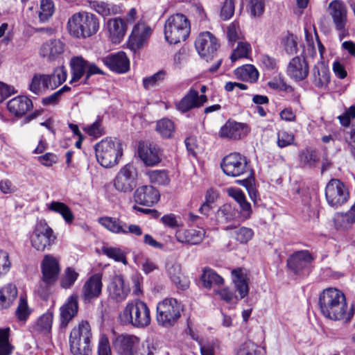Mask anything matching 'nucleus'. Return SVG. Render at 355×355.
<instances>
[{
	"label": "nucleus",
	"instance_id": "nucleus-64",
	"mask_svg": "<svg viewBox=\"0 0 355 355\" xmlns=\"http://www.w3.org/2000/svg\"><path fill=\"white\" fill-rule=\"evenodd\" d=\"M219 348V342L211 340L205 343L200 344L201 355H215L216 350Z\"/></svg>",
	"mask_w": 355,
	"mask_h": 355
},
{
	"label": "nucleus",
	"instance_id": "nucleus-40",
	"mask_svg": "<svg viewBox=\"0 0 355 355\" xmlns=\"http://www.w3.org/2000/svg\"><path fill=\"white\" fill-rule=\"evenodd\" d=\"M155 130L163 139H169L174 136L175 127L171 120L164 118L157 122Z\"/></svg>",
	"mask_w": 355,
	"mask_h": 355
},
{
	"label": "nucleus",
	"instance_id": "nucleus-25",
	"mask_svg": "<svg viewBox=\"0 0 355 355\" xmlns=\"http://www.w3.org/2000/svg\"><path fill=\"white\" fill-rule=\"evenodd\" d=\"M287 73L297 81L306 78L309 74V65L305 58L299 56L293 58L288 64Z\"/></svg>",
	"mask_w": 355,
	"mask_h": 355
},
{
	"label": "nucleus",
	"instance_id": "nucleus-60",
	"mask_svg": "<svg viewBox=\"0 0 355 355\" xmlns=\"http://www.w3.org/2000/svg\"><path fill=\"white\" fill-rule=\"evenodd\" d=\"M294 141V135L285 130L279 131L277 134V146L284 148L291 145Z\"/></svg>",
	"mask_w": 355,
	"mask_h": 355
},
{
	"label": "nucleus",
	"instance_id": "nucleus-35",
	"mask_svg": "<svg viewBox=\"0 0 355 355\" xmlns=\"http://www.w3.org/2000/svg\"><path fill=\"white\" fill-rule=\"evenodd\" d=\"M196 98L197 90L191 88L184 97L175 104L177 110L185 113L192 109L198 108Z\"/></svg>",
	"mask_w": 355,
	"mask_h": 355
},
{
	"label": "nucleus",
	"instance_id": "nucleus-8",
	"mask_svg": "<svg viewBox=\"0 0 355 355\" xmlns=\"http://www.w3.org/2000/svg\"><path fill=\"white\" fill-rule=\"evenodd\" d=\"M220 167L223 173L230 177H248L254 175L245 156L239 153L226 155L222 160Z\"/></svg>",
	"mask_w": 355,
	"mask_h": 355
},
{
	"label": "nucleus",
	"instance_id": "nucleus-12",
	"mask_svg": "<svg viewBox=\"0 0 355 355\" xmlns=\"http://www.w3.org/2000/svg\"><path fill=\"white\" fill-rule=\"evenodd\" d=\"M195 46L200 55L208 61L214 57L220 44L212 33L206 31L200 33L197 37Z\"/></svg>",
	"mask_w": 355,
	"mask_h": 355
},
{
	"label": "nucleus",
	"instance_id": "nucleus-42",
	"mask_svg": "<svg viewBox=\"0 0 355 355\" xmlns=\"http://www.w3.org/2000/svg\"><path fill=\"white\" fill-rule=\"evenodd\" d=\"M166 270L171 281L178 287L183 288L184 286L181 284L180 264L171 261H168L166 263Z\"/></svg>",
	"mask_w": 355,
	"mask_h": 355
},
{
	"label": "nucleus",
	"instance_id": "nucleus-29",
	"mask_svg": "<svg viewBox=\"0 0 355 355\" xmlns=\"http://www.w3.org/2000/svg\"><path fill=\"white\" fill-rule=\"evenodd\" d=\"M46 89H54L62 84L67 79V71L64 66L55 68L51 74H44Z\"/></svg>",
	"mask_w": 355,
	"mask_h": 355
},
{
	"label": "nucleus",
	"instance_id": "nucleus-49",
	"mask_svg": "<svg viewBox=\"0 0 355 355\" xmlns=\"http://www.w3.org/2000/svg\"><path fill=\"white\" fill-rule=\"evenodd\" d=\"M150 181L159 185H167L170 182L168 173L165 170H153L148 172Z\"/></svg>",
	"mask_w": 355,
	"mask_h": 355
},
{
	"label": "nucleus",
	"instance_id": "nucleus-58",
	"mask_svg": "<svg viewBox=\"0 0 355 355\" xmlns=\"http://www.w3.org/2000/svg\"><path fill=\"white\" fill-rule=\"evenodd\" d=\"M78 274L71 268H67L65 274L60 281V285L64 288H70L76 281Z\"/></svg>",
	"mask_w": 355,
	"mask_h": 355
},
{
	"label": "nucleus",
	"instance_id": "nucleus-28",
	"mask_svg": "<svg viewBox=\"0 0 355 355\" xmlns=\"http://www.w3.org/2000/svg\"><path fill=\"white\" fill-rule=\"evenodd\" d=\"M8 110L17 116H21L33 107L32 101L26 96H19L10 100Z\"/></svg>",
	"mask_w": 355,
	"mask_h": 355
},
{
	"label": "nucleus",
	"instance_id": "nucleus-21",
	"mask_svg": "<svg viewBox=\"0 0 355 355\" xmlns=\"http://www.w3.org/2000/svg\"><path fill=\"white\" fill-rule=\"evenodd\" d=\"M64 46L59 39L49 40L41 46L40 55L49 61L55 60L64 52Z\"/></svg>",
	"mask_w": 355,
	"mask_h": 355
},
{
	"label": "nucleus",
	"instance_id": "nucleus-63",
	"mask_svg": "<svg viewBox=\"0 0 355 355\" xmlns=\"http://www.w3.org/2000/svg\"><path fill=\"white\" fill-rule=\"evenodd\" d=\"M234 13V0H225L220 10V17L223 20H228Z\"/></svg>",
	"mask_w": 355,
	"mask_h": 355
},
{
	"label": "nucleus",
	"instance_id": "nucleus-13",
	"mask_svg": "<svg viewBox=\"0 0 355 355\" xmlns=\"http://www.w3.org/2000/svg\"><path fill=\"white\" fill-rule=\"evenodd\" d=\"M328 11L331 17L335 28L340 33V37L342 39L347 31V10L346 6L342 1L334 0L329 4Z\"/></svg>",
	"mask_w": 355,
	"mask_h": 355
},
{
	"label": "nucleus",
	"instance_id": "nucleus-34",
	"mask_svg": "<svg viewBox=\"0 0 355 355\" xmlns=\"http://www.w3.org/2000/svg\"><path fill=\"white\" fill-rule=\"evenodd\" d=\"M17 289L15 285L8 284L0 289V309H8L15 300Z\"/></svg>",
	"mask_w": 355,
	"mask_h": 355
},
{
	"label": "nucleus",
	"instance_id": "nucleus-47",
	"mask_svg": "<svg viewBox=\"0 0 355 355\" xmlns=\"http://www.w3.org/2000/svg\"><path fill=\"white\" fill-rule=\"evenodd\" d=\"M300 160L304 166L314 167L318 163L319 157L315 150L306 149L300 154Z\"/></svg>",
	"mask_w": 355,
	"mask_h": 355
},
{
	"label": "nucleus",
	"instance_id": "nucleus-4",
	"mask_svg": "<svg viewBox=\"0 0 355 355\" xmlns=\"http://www.w3.org/2000/svg\"><path fill=\"white\" fill-rule=\"evenodd\" d=\"M190 31V21L182 13H176L170 16L165 23V40L171 44L185 41L189 37Z\"/></svg>",
	"mask_w": 355,
	"mask_h": 355
},
{
	"label": "nucleus",
	"instance_id": "nucleus-24",
	"mask_svg": "<svg viewBox=\"0 0 355 355\" xmlns=\"http://www.w3.org/2000/svg\"><path fill=\"white\" fill-rule=\"evenodd\" d=\"M110 297L116 302H122L127 297L130 288L125 284L123 277L121 275L114 276L108 286Z\"/></svg>",
	"mask_w": 355,
	"mask_h": 355
},
{
	"label": "nucleus",
	"instance_id": "nucleus-54",
	"mask_svg": "<svg viewBox=\"0 0 355 355\" xmlns=\"http://www.w3.org/2000/svg\"><path fill=\"white\" fill-rule=\"evenodd\" d=\"M227 37L229 43L233 46L236 42L241 40V33L237 22L234 21L227 28Z\"/></svg>",
	"mask_w": 355,
	"mask_h": 355
},
{
	"label": "nucleus",
	"instance_id": "nucleus-6",
	"mask_svg": "<svg viewBox=\"0 0 355 355\" xmlns=\"http://www.w3.org/2000/svg\"><path fill=\"white\" fill-rule=\"evenodd\" d=\"M91 328L88 322L82 321L73 327L69 336V346L73 355H89L91 352Z\"/></svg>",
	"mask_w": 355,
	"mask_h": 355
},
{
	"label": "nucleus",
	"instance_id": "nucleus-10",
	"mask_svg": "<svg viewBox=\"0 0 355 355\" xmlns=\"http://www.w3.org/2000/svg\"><path fill=\"white\" fill-rule=\"evenodd\" d=\"M30 239L32 246L37 250L42 252L51 247L55 243L56 236L46 223L40 221L36 224Z\"/></svg>",
	"mask_w": 355,
	"mask_h": 355
},
{
	"label": "nucleus",
	"instance_id": "nucleus-19",
	"mask_svg": "<svg viewBox=\"0 0 355 355\" xmlns=\"http://www.w3.org/2000/svg\"><path fill=\"white\" fill-rule=\"evenodd\" d=\"M101 61L111 71L119 73H124L130 69L129 59L123 51L107 55L102 58Z\"/></svg>",
	"mask_w": 355,
	"mask_h": 355
},
{
	"label": "nucleus",
	"instance_id": "nucleus-2",
	"mask_svg": "<svg viewBox=\"0 0 355 355\" xmlns=\"http://www.w3.org/2000/svg\"><path fill=\"white\" fill-rule=\"evenodd\" d=\"M98 18L93 13L79 12L71 15L67 21L69 35L76 39L85 40L96 35L99 30Z\"/></svg>",
	"mask_w": 355,
	"mask_h": 355
},
{
	"label": "nucleus",
	"instance_id": "nucleus-18",
	"mask_svg": "<svg viewBox=\"0 0 355 355\" xmlns=\"http://www.w3.org/2000/svg\"><path fill=\"white\" fill-rule=\"evenodd\" d=\"M159 192L150 185H145L138 187L134 192L133 198L136 203L150 207L157 203L159 200Z\"/></svg>",
	"mask_w": 355,
	"mask_h": 355
},
{
	"label": "nucleus",
	"instance_id": "nucleus-50",
	"mask_svg": "<svg viewBox=\"0 0 355 355\" xmlns=\"http://www.w3.org/2000/svg\"><path fill=\"white\" fill-rule=\"evenodd\" d=\"M233 274L236 275V279H234V284L236 291L240 295V298L243 299L248 295L249 286L245 277L236 270H233Z\"/></svg>",
	"mask_w": 355,
	"mask_h": 355
},
{
	"label": "nucleus",
	"instance_id": "nucleus-5",
	"mask_svg": "<svg viewBox=\"0 0 355 355\" xmlns=\"http://www.w3.org/2000/svg\"><path fill=\"white\" fill-rule=\"evenodd\" d=\"M98 162L105 168H112L119 163L123 155V148L117 139L107 138L95 146Z\"/></svg>",
	"mask_w": 355,
	"mask_h": 355
},
{
	"label": "nucleus",
	"instance_id": "nucleus-62",
	"mask_svg": "<svg viewBox=\"0 0 355 355\" xmlns=\"http://www.w3.org/2000/svg\"><path fill=\"white\" fill-rule=\"evenodd\" d=\"M16 315L19 320H26L31 313L28 306L27 301L25 298L21 297L19 302L16 310Z\"/></svg>",
	"mask_w": 355,
	"mask_h": 355
},
{
	"label": "nucleus",
	"instance_id": "nucleus-51",
	"mask_svg": "<svg viewBox=\"0 0 355 355\" xmlns=\"http://www.w3.org/2000/svg\"><path fill=\"white\" fill-rule=\"evenodd\" d=\"M281 42L288 54L292 55L297 52V37L293 33L288 32L282 37Z\"/></svg>",
	"mask_w": 355,
	"mask_h": 355
},
{
	"label": "nucleus",
	"instance_id": "nucleus-14",
	"mask_svg": "<svg viewBox=\"0 0 355 355\" xmlns=\"http://www.w3.org/2000/svg\"><path fill=\"white\" fill-rule=\"evenodd\" d=\"M101 273L92 275L84 284L82 288V297L85 303H89L99 297L102 292Z\"/></svg>",
	"mask_w": 355,
	"mask_h": 355
},
{
	"label": "nucleus",
	"instance_id": "nucleus-37",
	"mask_svg": "<svg viewBox=\"0 0 355 355\" xmlns=\"http://www.w3.org/2000/svg\"><path fill=\"white\" fill-rule=\"evenodd\" d=\"M203 286L210 289L214 286H220L223 284L224 279L218 275L214 270L205 268L200 277Z\"/></svg>",
	"mask_w": 355,
	"mask_h": 355
},
{
	"label": "nucleus",
	"instance_id": "nucleus-46",
	"mask_svg": "<svg viewBox=\"0 0 355 355\" xmlns=\"http://www.w3.org/2000/svg\"><path fill=\"white\" fill-rule=\"evenodd\" d=\"M9 328L0 329V355H10L13 347L9 342Z\"/></svg>",
	"mask_w": 355,
	"mask_h": 355
},
{
	"label": "nucleus",
	"instance_id": "nucleus-32",
	"mask_svg": "<svg viewBox=\"0 0 355 355\" xmlns=\"http://www.w3.org/2000/svg\"><path fill=\"white\" fill-rule=\"evenodd\" d=\"M88 61L82 56H76L71 59L70 66L71 69V83L76 82L80 80L84 75L86 76Z\"/></svg>",
	"mask_w": 355,
	"mask_h": 355
},
{
	"label": "nucleus",
	"instance_id": "nucleus-15",
	"mask_svg": "<svg viewBox=\"0 0 355 355\" xmlns=\"http://www.w3.org/2000/svg\"><path fill=\"white\" fill-rule=\"evenodd\" d=\"M41 267L42 282L48 286L53 285L57 281L60 271L58 260L51 255H45Z\"/></svg>",
	"mask_w": 355,
	"mask_h": 355
},
{
	"label": "nucleus",
	"instance_id": "nucleus-3",
	"mask_svg": "<svg viewBox=\"0 0 355 355\" xmlns=\"http://www.w3.org/2000/svg\"><path fill=\"white\" fill-rule=\"evenodd\" d=\"M119 320L124 325L145 328L151 322L150 311L147 304L140 300L128 303L119 314Z\"/></svg>",
	"mask_w": 355,
	"mask_h": 355
},
{
	"label": "nucleus",
	"instance_id": "nucleus-56",
	"mask_svg": "<svg viewBox=\"0 0 355 355\" xmlns=\"http://www.w3.org/2000/svg\"><path fill=\"white\" fill-rule=\"evenodd\" d=\"M336 220L342 222L341 226L343 228H348L355 223V202L347 213L338 215Z\"/></svg>",
	"mask_w": 355,
	"mask_h": 355
},
{
	"label": "nucleus",
	"instance_id": "nucleus-31",
	"mask_svg": "<svg viewBox=\"0 0 355 355\" xmlns=\"http://www.w3.org/2000/svg\"><path fill=\"white\" fill-rule=\"evenodd\" d=\"M89 6L103 17L116 15L121 12V8L119 6L101 1H89Z\"/></svg>",
	"mask_w": 355,
	"mask_h": 355
},
{
	"label": "nucleus",
	"instance_id": "nucleus-39",
	"mask_svg": "<svg viewBox=\"0 0 355 355\" xmlns=\"http://www.w3.org/2000/svg\"><path fill=\"white\" fill-rule=\"evenodd\" d=\"M49 209L60 214L67 224L72 223L74 220L71 210L63 202L53 201L49 205Z\"/></svg>",
	"mask_w": 355,
	"mask_h": 355
},
{
	"label": "nucleus",
	"instance_id": "nucleus-1",
	"mask_svg": "<svg viewBox=\"0 0 355 355\" xmlns=\"http://www.w3.org/2000/svg\"><path fill=\"white\" fill-rule=\"evenodd\" d=\"M318 304L322 314L332 320H344L348 322L354 314V305L347 311L345 296L336 288L324 289L320 294Z\"/></svg>",
	"mask_w": 355,
	"mask_h": 355
},
{
	"label": "nucleus",
	"instance_id": "nucleus-48",
	"mask_svg": "<svg viewBox=\"0 0 355 355\" xmlns=\"http://www.w3.org/2000/svg\"><path fill=\"white\" fill-rule=\"evenodd\" d=\"M236 216L234 208L230 205H223L217 212V218L220 223H227L231 222Z\"/></svg>",
	"mask_w": 355,
	"mask_h": 355
},
{
	"label": "nucleus",
	"instance_id": "nucleus-44",
	"mask_svg": "<svg viewBox=\"0 0 355 355\" xmlns=\"http://www.w3.org/2000/svg\"><path fill=\"white\" fill-rule=\"evenodd\" d=\"M236 74L240 75L243 80L250 83H255L259 78L258 71L251 64H248L241 69H238Z\"/></svg>",
	"mask_w": 355,
	"mask_h": 355
},
{
	"label": "nucleus",
	"instance_id": "nucleus-7",
	"mask_svg": "<svg viewBox=\"0 0 355 355\" xmlns=\"http://www.w3.org/2000/svg\"><path fill=\"white\" fill-rule=\"evenodd\" d=\"M182 306L176 299L166 298L157 305L156 319L164 327L173 326L181 316Z\"/></svg>",
	"mask_w": 355,
	"mask_h": 355
},
{
	"label": "nucleus",
	"instance_id": "nucleus-36",
	"mask_svg": "<svg viewBox=\"0 0 355 355\" xmlns=\"http://www.w3.org/2000/svg\"><path fill=\"white\" fill-rule=\"evenodd\" d=\"M243 124L235 121H227L220 128V137L232 139H239L241 137Z\"/></svg>",
	"mask_w": 355,
	"mask_h": 355
},
{
	"label": "nucleus",
	"instance_id": "nucleus-53",
	"mask_svg": "<svg viewBox=\"0 0 355 355\" xmlns=\"http://www.w3.org/2000/svg\"><path fill=\"white\" fill-rule=\"evenodd\" d=\"M250 50L251 47L248 43L239 41L237 47L233 51L230 59L232 62H235L239 58H246Z\"/></svg>",
	"mask_w": 355,
	"mask_h": 355
},
{
	"label": "nucleus",
	"instance_id": "nucleus-45",
	"mask_svg": "<svg viewBox=\"0 0 355 355\" xmlns=\"http://www.w3.org/2000/svg\"><path fill=\"white\" fill-rule=\"evenodd\" d=\"M39 11V19L41 22L48 21L54 12V3L51 0H42Z\"/></svg>",
	"mask_w": 355,
	"mask_h": 355
},
{
	"label": "nucleus",
	"instance_id": "nucleus-9",
	"mask_svg": "<svg viewBox=\"0 0 355 355\" xmlns=\"http://www.w3.org/2000/svg\"><path fill=\"white\" fill-rule=\"evenodd\" d=\"M138 171L132 163L123 166L114 179V189L121 193H131L137 187Z\"/></svg>",
	"mask_w": 355,
	"mask_h": 355
},
{
	"label": "nucleus",
	"instance_id": "nucleus-26",
	"mask_svg": "<svg viewBox=\"0 0 355 355\" xmlns=\"http://www.w3.org/2000/svg\"><path fill=\"white\" fill-rule=\"evenodd\" d=\"M205 231L202 228L179 230L175 233L177 241L182 243L198 245L205 238Z\"/></svg>",
	"mask_w": 355,
	"mask_h": 355
},
{
	"label": "nucleus",
	"instance_id": "nucleus-55",
	"mask_svg": "<svg viewBox=\"0 0 355 355\" xmlns=\"http://www.w3.org/2000/svg\"><path fill=\"white\" fill-rule=\"evenodd\" d=\"M165 75L166 72L164 70H161L150 76L144 78L143 79V86L144 89H149L156 86L164 79Z\"/></svg>",
	"mask_w": 355,
	"mask_h": 355
},
{
	"label": "nucleus",
	"instance_id": "nucleus-43",
	"mask_svg": "<svg viewBox=\"0 0 355 355\" xmlns=\"http://www.w3.org/2000/svg\"><path fill=\"white\" fill-rule=\"evenodd\" d=\"M102 252L107 257L114 259L116 262H121L125 266L128 263L126 257V252L119 248L103 247L102 248Z\"/></svg>",
	"mask_w": 355,
	"mask_h": 355
},
{
	"label": "nucleus",
	"instance_id": "nucleus-61",
	"mask_svg": "<svg viewBox=\"0 0 355 355\" xmlns=\"http://www.w3.org/2000/svg\"><path fill=\"white\" fill-rule=\"evenodd\" d=\"M249 6L250 14L254 17H260L264 12V0H250Z\"/></svg>",
	"mask_w": 355,
	"mask_h": 355
},
{
	"label": "nucleus",
	"instance_id": "nucleus-22",
	"mask_svg": "<svg viewBox=\"0 0 355 355\" xmlns=\"http://www.w3.org/2000/svg\"><path fill=\"white\" fill-rule=\"evenodd\" d=\"M313 257L308 250H300L293 253L287 260V266L295 274H300L312 261Z\"/></svg>",
	"mask_w": 355,
	"mask_h": 355
},
{
	"label": "nucleus",
	"instance_id": "nucleus-11",
	"mask_svg": "<svg viewBox=\"0 0 355 355\" xmlns=\"http://www.w3.org/2000/svg\"><path fill=\"white\" fill-rule=\"evenodd\" d=\"M349 191L345 185L338 179H331L325 187V197L327 203L332 207L338 208L347 202Z\"/></svg>",
	"mask_w": 355,
	"mask_h": 355
},
{
	"label": "nucleus",
	"instance_id": "nucleus-23",
	"mask_svg": "<svg viewBox=\"0 0 355 355\" xmlns=\"http://www.w3.org/2000/svg\"><path fill=\"white\" fill-rule=\"evenodd\" d=\"M78 311V297L72 295L60 307V327L65 328L76 316Z\"/></svg>",
	"mask_w": 355,
	"mask_h": 355
},
{
	"label": "nucleus",
	"instance_id": "nucleus-41",
	"mask_svg": "<svg viewBox=\"0 0 355 355\" xmlns=\"http://www.w3.org/2000/svg\"><path fill=\"white\" fill-rule=\"evenodd\" d=\"M234 355H261L260 347L251 340L240 344L234 350Z\"/></svg>",
	"mask_w": 355,
	"mask_h": 355
},
{
	"label": "nucleus",
	"instance_id": "nucleus-16",
	"mask_svg": "<svg viewBox=\"0 0 355 355\" xmlns=\"http://www.w3.org/2000/svg\"><path fill=\"white\" fill-rule=\"evenodd\" d=\"M152 28L144 22L137 23L132 31L129 44L135 51L141 49L152 34Z\"/></svg>",
	"mask_w": 355,
	"mask_h": 355
},
{
	"label": "nucleus",
	"instance_id": "nucleus-20",
	"mask_svg": "<svg viewBox=\"0 0 355 355\" xmlns=\"http://www.w3.org/2000/svg\"><path fill=\"white\" fill-rule=\"evenodd\" d=\"M139 338L133 335L120 334L112 340V346L119 355H133Z\"/></svg>",
	"mask_w": 355,
	"mask_h": 355
},
{
	"label": "nucleus",
	"instance_id": "nucleus-33",
	"mask_svg": "<svg viewBox=\"0 0 355 355\" xmlns=\"http://www.w3.org/2000/svg\"><path fill=\"white\" fill-rule=\"evenodd\" d=\"M225 230H233L232 235L234 239L241 244H247L254 236L252 229L245 227H236L235 225H228L223 227Z\"/></svg>",
	"mask_w": 355,
	"mask_h": 355
},
{
	"label": "nucleus",
	"instance_id": "nucleus-52",
	"mask_svg": "<svg viewBox=\"0 0 355 355\" xmlns=\"http://www.w3.org/2000/svg\"><path fill=\"white\" fill-rule=\"evenodd\" d=\"M236 182L239 184L246 188L250 198L252 200L255 202L257 199V191L254 187V175L245 177L241 180H237Z\"/></svg>",
	"mask_w": 355,
	"mask_h": 355
},
{
	"label": "nucleus",
	"instance_id": "nucleus-27",
	"mask_svg": "<svg viewBox=\"0 0 355 355\" xmlns=\"http://www.w3.org/2000/svg\"><path fill=\"white\" fill-rule=\"evenodd\" d=\"M110 37L114 44L120 43L125 35L127 26L125 21L119 18H113L107 21Z\"/></svg>",
	"mask_w": 355,
	"mask_h": 355
},
{
	"label": "nucleus",
	"instance_id": "nucleus-30",
	"mask_svg": "<svg viewBox=\"0 0 355 355\" xmlns=\"http://www.w3.org/2000/svg\"><path fill=\"white\" fill-rule=\"evenodd\" d=\"M313 83L316 87L325 88L330 82V73L323 62H318L313 69Z\"/></svg>",
	"mask_w": 355,
	"mask_h": 355
},
{
	"label": "nucleus",
	"instance_id": "nucleus-59",
	"mask_svg": "<svg viewBox=\"0 0 355 355\" xmlns=\"http://www.w3.org/2000/svg\"><path fill=\"white\" fill-rule=\"evenodd\" d=\"M53 322V315L50 313H44L39 318L37 327L41 331H49Z\"/></svg>",
	"mask_w": 355,
	"mask_h": 355
},
{
	"label": "nucleus",
	"instance_id": "nucleus-57",
	"mask_svg": "<svg viewBox=\"0 0 355 355\" xmlns=\"http://www.w3.org/2000/svg\"><path fill=\"white\" fill-rule=\"evenodd\" d=\"M44 74H35L29 85L30 90L39 94L42 89H46L44 85Z\"/></svg>",
	"mask_w": 355,
	"mask_h": 355
},
{
	"label": "nucleus",
	"instance_id": "nucleus-38",
	"mask_svg": "<svg viewBox=\"0 0 355 355\" xmlns=\"http://www.w3.org/2000/svg\"><path fill=\"white\" fill-rule=\"evenodd\" d=\"M98 223L110 232L114 234L125 233V223L117 218L104 216L98 218Z\"/></svg>",
	"mask_w": 355,
	"mask_h": 355
},
{
	"label": "nucleus",
	"instance_id": "nucleus-17",
	"mask_svg": "<svg viewBox=\"0 0 355 355\" xmlns=\"http://www.w3.org/2000/svg\"><path fill=\"white\" fill-rule=\"evenodd\" d=\"M138 153L139 157L146 166H153L161 162V150L155 144L140 143Z\"/></svg>",
	"mask_w": 355,
	"mask_h": 355
}]
</instances>
